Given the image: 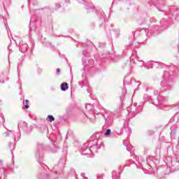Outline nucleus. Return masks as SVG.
Listing matches in <instances>:
<instances>
[{
  "label": "nucleus",
  "instance_id": "1a4fd4ad",
  "mask_svg": "<svg viewBox=\"0 0 179 179\" xmlns=\"http://www.w3.org/2000/svg\"><path fill=\"white\" fill-rule=\"evenodd\" d=\"M37 148H38V151L37 152H36V157H40V152H43V144H38Z\"/></svg>",
  "mask_w": 179,
  "mask_h": 179
},
{
  "label": "nucleus",
  "instance_id": "c85d7f7f",
  "mask_svg": "<svg viewBox=\"0 0 179 179\" xmlns=\"http://www.w3.org/2000/svg\"><path fill=\"white\" fill-rule=\"evenodd\" d=\"M55 150H52V153H57L58 152V147H55Z\"/></svg>",
  "mask_w": 179,
  "mask_h": 179
},
{
  "label": "nucleus",
  "instance_id": "f8f14e48",
  "mask_svg": "<svg viewBox=\"0 0 179 179\" xmlns=\"http://www.w3.org/2000/svg\"><path fill=\"white\" fill-rule=\"evenodd\" d=\"M171 135L172 136H174V135H176V134H177V130L176 129V127H171Z\"/></svg>",
  "mask_w": 179,
  "mask_h": 179
},
{
  "label": "nucleus",
  "instance_id": "37998d69",
  "mask_svg": "<svg viewBox=\"0 0 179 179\" xmlns=\"http://www.w3.org/2000/svg\"><path fill=\"white\" fill-rule=\"evenodd\" d=\"M135 155V154H134V153H131V156H134Z\"/></svg>",
  "mask_w": 179,
  "mask_h": 179
},
{
  "label": "nucleus",
  "instance_id": "f3484780",
  "mask_svg": "<svg viewBox=\"0 0 179 179\" xmlns=\"http://www.w3.org/2000/svg\"><path fill=\"white\" fill-rule=\"evenodd\" d=\"M112 174H113V179H120L119 176H117V172L115 171H113L112 172Z\"/></svg>",
  "mask_w": 179,
  "mask_h": 179
},
{
  "label": "nucleus",
  "instance_id": "79ce46f5",
  "mask_svg": "<svg viewBox=\"0 0 179 179\" xmlns=\"http://www.w3.org/2000/svg\"><path fill=\"white\" fill-rule=\"evenodd\" d=\"M83 156H86V155H87V153H85V154H82Z\"/></svg>",
  "mask_w": 179,
  "mask_h": 179
},
{
  "label": "nucleus",
  "instance_id": "a18cd8bd",
  "mask_svg": "<svg viewBox=\"0 0 179 179\" xmlns=\"http://www.w3.org/2000/svg\"><path fill=\"white\" fill-rule=\"evenodd\" d=\"M142 64H145V62L143 61H141Z\"/></svg>",
  "mask_w": 179,
  "mask_h": 179
},
{
  "label": "nucleus",
  "instance_id": "4be33fe9",
  "mask_svg": "<svg viewBox=\"0 0 179 179\" xmlns=\"http://www.w3.org/2000/svg\"><path fill=\"white\" fill-rule=\"evenodd\" d=\"M110 134H111V129H106L104 135L108 136V135H110Z\"/></svg>",
  "mask_w": 179,
  "mask_h": 179
},
{
  "label": "nucleus",
  "instance_id": "de8ad7c7",
  "mask_svg": "<svg viewBox=\"0 0 179 179\" xmlns=\"http://www.w3.org/2000/svg\"><path fill=\"white\" fill-rule=\"evenodd\" d=\"M66 37H69V35H68V36H66Z\"/></svg>",
  "mask_w": 179,
  "mask_h": 179
},
{
  "label": "nucleus",
  "instance_id": "20e7f679",
  "mask_svg": "<svg viewBox=\"0 0 179 179\" xmlns=\"http://www.w3.org/2000/svg\"><path fill=\"white\" fill-rule=\"evenodd\" d=\"M18 129L20 132V131H25L27 134H29L27 130L29 129V127H27V123L24 121H20L18 123Z\"/></svg>",
  "mask_w": 179,
  "mask_h": 179
},
{
  "label": "nucleus",
  "instance_id": "9b49d317",
  "mask_svg": "<svg viewBox=\"0 0 179 179\" xmlns=\"http://www.w3.org/2000/svg\"><path fill=\"white\" fill-rule=\"evenodd\" d=\"M143 99L144 100H146L147 101L152 103V104H155V103H153V101H152V96L145 94L143 96Z\"/></svg>",
  "mask_w": 179,
  "mask_h": 179
},
{
  "label": "nucleus",
  "instance_id": "a211bd4d",
  "mask_svg": "<svg viewBox=\"0 0 179 179\" xmlns=\"http://www.w3.org/2000/svg\"><path fill=\"white\" fill-rule=\"evenodd\" d=\"M61 8V4L59 3H55V10H58Z\"/></svg>",
  "mask_w": 179,
  "mask_h": 179
},
{
  "label": "nucleus",
  "instance_id": "9d476101",
  "mask_svg": "<svg viewBox=\"0 0 179 179\" xmlns=\"http://www.w3.org/2000/svg\"><path fill=\"white\" fill-rule=\"evenodd\" d=\"M68 89H69V85H68V83H63L61 85V90H62V92H66V90H68Z\"/></svg>",
  "mask_w": 179,
  "mask_h": 179
},
{
  "label": "nucleus",
  "instance_id": "cd10ccee",
  "mask_svg": "<svg viewBox=\"0 0 179 179\" xmlns=\"http://www.w3.org/2000/svg\"><path fill=\"white\" fill-rule=\"evenodd\" d=\"M15 141H16L17 142V141H19V139H20V134L17 135V136H15Z\"/></svg>",
  "mask_w": 179,
  "mask_h": 179
},
{
  "label": "nucleus",
  "instance_id": "b1692460",
  "mask_svg": "<svg viewBox=\"0 0 179 179\" xmlns=\"http://www.w3.org/2000/svg\"><path fill=\"white\" fill-rule=\"evenodd\" d=\"M80 3H83V5H86V0H77Z\"/></svg>",
  "mask_w": 179,
  "mask_h": 179
},
{
  "label": "nucleus",
  "instance_id": "f704fd0d",
  "mask_svg": "<svg viewBox=\"0 0 179 179\" xmlns=\"http://www.w3.org/2000/svg\"><path fill=\"white\" fill-rule=\"evenodd\" d=\"M65 3H71V0H65Z\"/></svg>",
  "mask_w": 179,
  "mask_h": 179
},
{
  "label": "nucleus",
  "instance_id": "7ed1b4c3",
  "mask_svg": "<svg viewBox=\"0 0 179 179\" xmlns=\"http://www.w3.org/2000/svg\"><path fill=\"white\" fill-rule=\"evenodd\" d=\"M93 106L92 104H87L86 106V112L85 115L91 122H94L96 121V112L92 108Z\"/></svg>",
  "mask_w": 179,
  "mask_h": 179
},
{
  "label": "nucleus",
  "instance_id": "e433bc0d",
  "mask_svg": "<svg viewBox=\"0 0 179 179\" xmlns=\"http://www.w3.org/2000/svg\"><path fill=\"white\" fill-rule=\"evenodd\" d=\"M6 1H8V0H3V8H5V3L6 2Z\"/></svg>",
  "mask_w": 179,
  "mask_h": 179
},
{
  "label": "nucleus",
  "instance_id": "bb28decb",
  "mask_svg": "<svg viewBox=\"0 0 179 179\" xmlns=\"http://www.w3.org/2000/svg\"><path fill=\"white\" fill-rule=\"evenodd\" d=\"M129 82H127V77H125L124 78V85H129Z\"/></svg>",
  "mask_w": 179,
  "mask_h": 179
},
{
  "label": "nucleus",
  "instance_id": "412c9836",
  "mask_svg": "<svg viewBox=\"0 0 179 179\" xmlns=\"http://www.w3.org/2000/svg\"><path fill=\"white\" fill-rule=\"evenodd\" d=\"M149 160L150 159H147V164L148 166H150V167H152V166H155V163H153V162H149Z\"/></svg>",
  "mask_w": 179,
  "mask_h": 179
},
{
  "label": "nucleus",
  "instance_id": "f257e3e1",
  "mask_svg": "<svg viewBox=\"0 0 179 179\" xmlns=\"http://www.w3.org/2000/svg\"><path fill=\"white\" fill-rule=\"evenodd\" d=\"M104 146V145L101 143H94V141H90L89 143H85L83 144L81 148L83 152H92V149L100 150L101 147Z\"/></svg>",
  "mask_w": 179,
  "mask_h": 179
},
{
  "label": "nucleus",
  "instance_id": "3c124183",
  "mask_svg": "<svg viewBox=\"0 0 179 179\" xmlns=\"http://www.w3.org/2000/svg\"><path fill=\"white\" fill-rule=\"evenodd\" d=\"M1 0H0V2H1Z\"/></svg>",
  "mask_w": 179,
  "mask_h": 179
},
{
  "label": "nucleus",
  "instance_id": "c756f323",
  "mask_svg": "<svg viewBox=\"0 0 179 179\" xmlns=\"http://www.w3.org/2000/svg\"><path fill=\"white\" fill-rule=\"evenodd\" d=\"M164 23H166V19H162V20H161V24H162V26H164Z\"/></svg>",
  "mask_w": 179,
  "mask_h": 179
},
{
  "label": "nucleus",
  "instance_id": "a878e982",
  "mask_svg": "<svg viewBox=\"0 0 179 179\" xmlns=\"http://www.w3.org/2000/svg\"><path fill=\"white\" fill-rule=\"evenodd\" d=\"M2 12H3V10L0 9V19H5L2 15Z\"/></svg>",
  "mask_w": 179,
  "mask_h": 179
},
{
  "label": "nucleus",
  "instance_id": "8fccbe9b",
  "mask_svg": "<svg viewBox=\"0 0 179 179\" xmlns=\"http://www.w3.org/2000/svg\"><path fill=\"white\" fill-rule=\"evenodd\" d=\"M106 124H107V120H106Z\"/></svg>",
  "mask_w": 179,
  "mask_h": 179
},
{
  "label": "nucleus",
  "instance_id": "58836bf2",
  "mask_svg": "<svg viewBox=\"0 0 179 179\" xmlns=\"http://www.w3.org/2000/svg\"><path fill=\"white\" fill-rule=\"evenodd\" d=\"M99 114H100L101 115H103V113H101V112H99V113L97 114V115H99Z\"/></svg>",
  "mask_w": 179,
  "mask_h": 179
},
{
  "label": "nucleus",
  "instance_id": "4468645a",
  "mask_svg": "<svg viewBox=\"0 0 179 179\" xmlns=\"http://www.w3.org/2000/svg\"><path fill=\"white\" fill-rule=\"evenodd\" d=\"M48 120L50 122H52V121H55V117H54V116H52V115H49L48 116Z\"/></svg>",
  "mask_w": 179,
  "mask_h": 179
},
{
  "label": "nucleus",
  "instance_id": "0eeeda50",
  "mask_svg": "<svg viewBox=\"0 0 179 179\" xmlns=\"http://www.w3.org/2000/svg\"><path fill=\"white\" fill-rule=\"evenodd\" d=\"M27 47H29L27 43H20V51H21V52H23V53L26 52V51H27Z\"/></svg>",
  "mask_w": 179,
  "mask_h": 179
},
{
  "label": "nucleus",
  "instance_id": "ddd939ff",
  "mask_svg": "<svg viewBox=\"0 0 179 179\" xmlns=\"http://www.w3.org/2000/svg\"><path fill=\"white\" fill-rule=\"evenodd\" d=\"M0 83H5V76L3 73L0 74Z\"/></svg>",
  "mask_w": 179,
  "mask_h": 179
},
{
  "label": "nucleus",
  "instance_id": "6ab92c4d",
  "mask_svg": "<svg viewBox=\"0 0 179 179\" xmlns=\"http://www.w3.org/2000/svg\"><path fill=\"white\" fill-rule=\"evenodd\" d=\"M85 9L87 10L88 13L92 12V9H93V7H92L91 6H86Z\"/></svg>",
  "mask_w": 179,
  "mask_h": 179
},
{
  "label": "nucleus",
  "instance_id": "c03bdc74",
  "mask_svg": "<svg viewBox=\"0 0 179 179\" xmlns=\"http://www.w3.org/2000/svg\"><path fill=\"white\" fill-rule=\"evenodd\" d=\"M9 31H10V29H8V33H9Z\"/></svg>",
  "mask_w": 179,
  "mask_h": 179
},
{
  "label": "nucleus",
  "instance_id": "473e14b6",
  "mask_svg": "<svg viewBox=\"0 0 179 179\" xmlns=\"http://www.w3.org/2000/svg\"><path fill=\"white\" fill-rule=\"evenodd\" d=\"M144 68H145L146 69H152V68H153V66H152L151 67H148V66H144Z\"/></svg>",
  "mask_w": 179,
  "mask_h": 179
},
{
  "label": "nucleus",
  "instance_id": "f03ea898",
  "mask_svg": "<svg viewBox=\"0 0 179 179\" xmlns=\"http://www.w3.org/2000/svg\"><path fill=\"white\" fill-rule=\"evenodd\" d=\"M128 116L127 118L129 120L131 118H134L136 115V114H139L141 111H142V106H136V104H131L129 107L127 108Z\"/></svg>",
  "mask_w": 179,
  "mask_h": 179
},
{
  "label": "nucleus",
  "instance_id": "39448f33",
  "mask_svg": "<svg viewBox=\"0 0 179 179\" xmlns=\"http://www.w3.org/2000/svg\"><path fill=\"white\" fill-rule=\"evenodd\" d=\"M136 166L137 169H143V164H146V162H145V160H143V158H142L141 157H136Z\"/></svg>",
  "mask_w": 179,
  "mask_h": 179
},
{
  "label": "nucleus",
  "instance_id": "4c0bfd02",
  "mask_svg": "<svg viewBox=\"0 0 179 179\" xmlns=\"http://www.w3.org/2000/svg\"><path fill=\"white\" fill-rule=\"evenodd\" d=\"M9 13H8L7 10H5V16H8Z\"/></svg>",
  "mask_w": 179,
  "mask_h": 179
},
{
  "label": "nucleus",
  "instance_id": "2f4dec72",
  "mask_svg": "<svg viewBox=\"0 0 179 179\" xmlns=\"http://www.w3.org/2000/svg\"><path fill=\"white\" fill-rule=\"evenodd\" d=\"M56 71H57L58 75H60V73H61V69H57Z\"/></svg>",
  "mask_w": 179,
  "mask_h": 179
},
{
  "label": "nucleus",
  "instance_id": "5701e85b",
  "mask_svg": "<svg viewBox=\"0 0 179 179\" xmlns=\"http://www.w3.org/2000/svg\"><path fill=\"white\" fill-rule=\"evenodd\" d=\"M89 63H90V64H87V65H88L89 66H92V65H93V64H94V60L90 59Z\"/></svg>",
  "mask_w": 179,
  "mask_h": 179
},
{
  "label": "nucleus",
  "instance_id": "ea45409f",
  "mask_svg": "<svg viewBox=\"0 0 179 179\" xmlns=\"http://www.w3.org/2000/svg\"><path fill=\"white\" fill-rule=\"evenodd\" d=\"M90 97L91 99H93V97L92 96V94H90Z\"/></svg>",
  "mask_w": 179,
  "mask_h": 179
},
{
  "label": "nucleus",
  "instance_id": "72a5a7b5",
  "mask_svg": "<svg viewBox=\"0 0 179 179\" xmlns=\"http://www.w3.org/2000/svg\"><path fill=\"white\" fill-rule=\"evenodd\" d=\"M96 179H103V176L100 175L96 177Z\"/></svg>",
  "mask_w": 179,
  "mask_h": 179
},
{
  "label": "nucleus",
  "instance_id": "09e8293b",
  "mask_svg": "<svg viewBox=\"0 0 179 179\" xmlns=\"http://www.w3.org/2000/svg\"><path fill=\"white\" fill-rule=\"evenodd\" d=\"M0 174H2V172H1V171H0Z\"/></svg>",
  "mask_w": 179,
  "mask_h": 179
},
{
  "label": "nucleus",
  "instance_id": "a19ab883",
  "mask_svg": "<svg viewBox=\"0 0 179 179\" xmlns=\"http://www.w3.org/2000/svg\"><path fill=\"white\" fill-rule=\"evenodd\" d=\"M8 50H10V45H8Z\"/></svg>",
  "mask_w": 179,
  "mask_h": 179
},
{
  "label": "nucleus",
  "instance_id": "393cba45",
  "mask_svg": "<svg viewBox=\"0 0 179 179\" xmlns=\"http://www.w3.org/2000/svg\"><path fill=\"white\" fill-rule=\"evenodd\" d=\"M25 103H26V105L24 106V108H26L27 110V108H29V105L27 104L29 103V100L26 99Z\"/></svg>",
  "mask_w": 179,
  "mask_h": 179
},
{
  "label": "nucleus",
  "instance_id": "dca6fc26",
  "mask_svg": "<svg viewBox=\"0 0 179 179\" xmlns=\"http://www.w3.org/2000/svg\"><path fill=\"white\" fill-rule=\"evenodd\" d=\"M148 31L151 34H153V36H156V28L150 29Z\"/></svg>",
  "mask_w": 179,
  "mask_h": 179
},
{
  "label": "nucleus",
  "instance_id": "6e6552de",
  "mask_svg": "<svg viewBox=\"0 0 179 179\" xmlns=\"http://www.w3.org/2000/svg\"><path fill=\"white\" fill-rule=\"evenodd\" d=\"M123 145H124V146H126V149L127 150V152H134V150H135V148H134V146H132L131 144L129 145L125 144V140L123 141Z\"/></svg>",
  "mask_w": 179,
  "mask_h": 179
},
{
  "label": "nucleus",
  "instance_id": "aec40b11",
  "mask_svg": "<svg viewBox=\"0 0 179 179\" xmlns=\"http://www.w3.org/2000/svg\"><path fill=\"white\" fill-rule=\"evenodd\" d=\"M153 94H154V96H159L160 94V92H159V90H154Z\"/></svg>",
  "mask_w": 179,
  "mask_h": 179
},
{
  "label": "nucleus",
  "instance_id": "49530a36",
  "mask_svg": "<svg viewBox=\"0 0 179 179\" xmlns=\"http://www.w3.org/2000/svg\"><path fill=\"white\" fill-rule=\"evenodd\" d=\"M4 24H5V26L6 27V22H4Z\"/></svg>",
  "mask_w": 179,
  "mask_h": 179
},
{
  "label": "nucleus",
  "instance_id": "423d86ee",
  "mask_svg": "<svg viewBox=\"0 0 179 179\" xmlns=\"http://www.w3.org/2000/svg\"><path fill=\"white\" fill-rule=\"evenodd\" d=\"M157 101H159V103H166L169 101V96H164L162 94H159L157 97Z\"/></svg>",
  "mask_w": 179,
  "mask_h": 179
},
{
  "label": "nucleus",
  "instance_id": "2eb2a0df",
  "mask_svg": "<svg viewBox=\"0 0 179 179\" xmlns=\"http://www.w3.org/2000/svg\"><path fill=\"white\" fill-rule=\"evenodd\" d=\"M5 122V117L2 113H0V125L1 124H3Z\"/></svg>",
  "mask_w": 179,
  "mask_h": 179
},
{
  "label": "nucleus",
  "instance_id": "c9c22d12",
  "mask_svg": "<svg viewBox=\"0 0 179 179\" xmlns=\"http://www.w3.org/2000/svg\"><path fill=\"white\" fill-rule=\"evenodd\" d=\"M9 132H10V131H6L4 134L6 135V136H9Z\"/></svg>",
  "mask_w": 179,
  "mask_h": 179
},
{
  "label": "nucleus",
  "instance_id": "7c9ffc66",
  "mask_svg": "<svg viewBox=\"0 0 179 179\" xmlns=\"http://www.w3.org/2000/svg\"><path fill=\"white\" fill-rule=\"evenodd\" d=\"M148 135H153V134H155V131H149L148 132Z\"/></svg>",
  "mask_w": 179,
  "mask_h": 179
}]
</instances>
